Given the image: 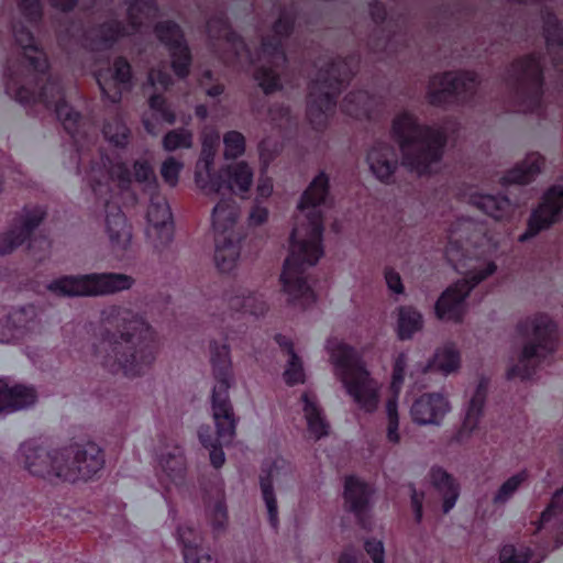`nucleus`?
Segmentation results:
<instances>
[{
    "label": "nucleus",
    "instance_id": "10",
    "mask_svg": "<svg viewBox=\"0 0 563 563\" xmlns=\"http://www.w3.org/2000/svg\"><path fill=\"white\" fill-rule=\"evenodd\" d=\"M504 80L508 85L517 86L523 112H534L542 107L544 76L539 55L527 54L515 59L505 69Z\"/></svg>",
    "mask_w": 563,
    "mask_h": 563
},
{
    "label": "nucleus",
    "instance_id": "22",
    "mask_svg": "<svg viewBox=\"0 0 563 563\" xmlns=\"http://www.w3.org/2000/svg\"><path fill=\"white\" fill-rule=\"evenodd\" d=\"M242 234L213 238V264L221 275H233L242 261Z\"/></svg>",
    "mask_w": 563,
    "mask_h": 563
},
{
    "label": "nucleus",
    "instance_id": "32",
    "mask_svg": "<svg viewBox=\"0 0 563 563\" xmlns=\"http://www.w3.org/2000/svg\"><path fill=\"white\" fill-rule=\"evenodd\" d=\"M462 364L461 353L453 344H445L435 350L432 357L422 366L421 372H437L443 376L456 374Z\"/></svg>",
    "mask_w": 563,
    "mask_h": 563
},
{
    "label": "nucleus",
    "instance_id": "26",
    "mask_svg": "<svg viewBox=\"0 0 563 563\" xmlns=\"http://www.w3.org/2000/svg\"><path fill=\"white\" fill-rule=\"evenodd\" d=\"M44 218L45 211L42 208L25 210L21 225L0 235V254H9L22 245Z\"/></svg>",
    "mask_w": 563,
    "mask_h": 563
},
{
    "label": "nucleus",
    "instance_id": "64",
    "mask_svg": "<svg viewBox=\"0 0 563 563\" xmlns=\"http://www.w3.org/2000/svg\"><path fill=\"white\" fill-rule=\"evenodd\" d=\"M21 13L30 22H36L42 16V9L38 0H16Z\"/></svg>",
    "mask_w": 563,
    "mask_h": 563
},
{
    "label": "nucleus",
    "instance_id": "27",
    "mask_svg": "<svg viewBox=\"0 0 563 563\" xmlns=\"http://www.w3.org/2000/svg\"><path fill=\"white\" fill-rule=\"evenodd\" d=\"M292 16L289 13H283L275 22L273 31L274 37H264L258 48V59H267L275 65H285L287 62L285 52L282 47V38L287 36L292 29Z\"/></svg>",
    "mask_w": 563,
    "mask_h": 563
},
{
    "label": "nucleus",
    "instance_id": "7",
    "mask_svg": "<svg viewBox=\"0 0 563 563\" xmlns=\"http://www.w3.org/2000/svg\"><path fill=\"white\" fill-rule=\"evenodd\" d=\"M327 350L335 376L356 408L364 413H375L382 402L383 384L372 376L354 347L338 339H330Z\"/></svg>",
    "mask_w": 563,
    "mask_h": 563
},
{
    "label": "nucleus",
    "instance_id": "54",
    "mask_svg": "<svg viewBox=\"0 0 563 563\" xmlns=\"http://www.w3.org/2000/svg\"><path fill=\"white\" fill-rule=\"evenodd\" d=\"M220 136L213 129H206L201 134V151L197 161L214 162Z\"/></svg>",
    "mask_w": 563,
    "mask_h": 563
},
{
    "label": "nucleus",
    "instance_id": "46",
    "mask_svg": "<svg viewBox=\"0 0 563 563\" xmlns=\"http://www.w3.org/2000/svg\"><path fill=\"white\" fill-rule=\"evenodd\" d=\"M527 481V471H520L511 475L495 492L492 499L493 504L500 506L508 503Z\"/></svg>",
    "mask_w": 563,
    "mask_h": 563
},
{
    "label": "nucleus",
    "instance_id": "25",
    "mask_svg": "<svg viewBox=\"0 0 563 563\" xmlns=\"http://www.w3.org/2000/svg\"><path fill=\"white\" fill-rule=\"evenodd\" d=\"M97 80L103 97L110 102H118L122 92L130 88L131 67L126 60L118 58L113 69L100 73Z\"/></svg>",
    "mask_w": 563,
    "mask_h": 563
},
{
    "label": "nucleus",
    "instance_id": "29",
    "mask_svg": "<svg viewBox=\"0 0 563 563\" xmlns=\"http://www.w3.org/2000/svg\"><path fill=\"white\" fill-rule=\"evenodd\" d=\"M239 216V207L234 200H220L212 210L213 238L241 234L238 228Z\"/></svg>",
    "mask_w": 563,
    "mask_h": 563
},
{
    "label": "nucleus",
    "instance_id": "18",
    "mask_svg": "<svg viewBox=\"0 0 563 563\" xmlns=\"http://www.w3.org/2000/svg\"><path fill=\"white\" fill-rule=\"evenodd\" d=\"M452 405L446 395L439 391L423 393L411 404L409 415L417 426H440L451 412Z\"/></svg>",
    "mask_w": 563,
    "mask_h": 563
},
{
    "label": "nucleus",
    "instance_id": "61",
    "mask_svg": "<svg viewBox=\"0 0 563 563\" xmlns=\"http://www.w3.org/2000/svg\"><path fill=\"white\" fill-rule=\"evenodd\" d=\"M56 114L62 121L64 128L70 134H75L77 132V128L81 121V117L78 112L74 111L68 104L63 102L56 106Z\"/></svg>",
    "mask_w": 563,
    "mask_h": 563
},
{
    "label": "nucleus",
    "instance_id": "14",
    "mask_svg": "<svg viewBox=\"0 0 563 563\" xmlns=\"http://www.w3.org/2000/svg\"><path fill=\"white\" fill-rule=\"evenodd\" d=\"M128 5L129 25L121 27L118 22L111 21L103 24L97 36L96 48L108 46L122 36L130 35L146 22L154 19L157 8L151 0H122Z\"/></svg>",
    "mask_w": 563,
    "mask_h": 563
},
{
    "label": "nucleus",
    "instance_id": "49",
    "mask_svg": "<svg viewBox=\"0 0 563 563\" xmlns=\"http://www.w3.org/2000/svg\"><path fill=\"white\" fill-rule=\"evenodd\" d=\"M223 153L225 161L236 159L245 154L246 140L245 136L235 130L228 131L223 134Z\"/></svg>",
    "mask_w": 563,
    "mask_h": 563
},
{
    "label": "nucleus",
    "instance_id": "55",
    "mask_svg": "<svg viewBox=\"0 0 563 563\" xmlns=\"http://www.w3.org/2000/svg\"><path fill=\"white\" fill-rule=\"evenodd\" d=\"M407 369V355L405 353H399L393 363V374L390 380V396L397 397L399 400V393L405 382Z\"/></svg>",
    "mask_w": 563,
    "mask_h": 563
},
{
    "label": "nucleus",
    "instance_id": "19",
    "mask_svg": "<svg viewBox=\"0 0 563 563\" xmlns=\"http://www.w3.org/2000/svg\"><path fill=\"white\" fill-rule=\"evenodd\" d=\"M292 470L290 464L283 460H276L261 476V490L266 506L268 520L273 527L278 525V506L274 486L282 489L291 481Z\"/></svg>",
    "mask_w": 563,
    "mask_h": 563
},
{
    "label": "nucleus",
    "instance_id": "23",
    "mask_svg": "<svg viewBox=\"0 0 563 563\" xmlns=\"http://www.w3.org/2000/svg\"><path fill=\"white\" fill-rule=\"evenodd\" d=\"M104 232L114 254L122 255L130 250L133 240L132 227L120 209L108 210L104 220Z\"/></svg>",
    "mask_w": 563,
    "mask_h": 563
},
{
    "label": "nucleus",
    "instance_id": "39",
    "mask_svg": "<svg viewBox=\"0 0 563 563\" xmlns=\"http://www.w3.org/2000/svg\"><path fill=\"white\" fill-rule=\"evenodd\" d=\"M544 37L552 62L555 65L563 63V29L556 16L552 14L544 16Z\"/></svg>",
    "mask_w": 563,
    "mask_h": 563
},
{
    "label": "nucleus",
    "instance_id": "9",
    "mask_svg": "<svg viewBox=\"0 0 563 563\" xmlns=\"http://www.w3.org/2000/svg\"><path fill=\"white\" fill-rule=\"evenodd\" d=\"M133 276L124 273H90L62 276L47 285V290L62 297H104L130 290Z\"/></svg>",
    "mask_w": 563,
    "mask_h": 563
},
{
    "label": "nucleus",
    "instance_id": "53",
    "mask_svg": "<svg viewBox=\"0 0 563 563\" xmlns=\"http://www.w3.org/2000/svg\"><path fill=\"white\" fill-rule=\"evenodd\" d=\"M563 511V487L558 489L553 495L545 507V509L540 514V517L537 521L533 522L536 526V532L540 531L545 523L550 522L558 515Z\"/></svg>",
    "mask_w": 563,
    "mask_h": 563
},
{
    "label": "nucleus",
    "instance_id": "41",
    "mask_svg": "<svg viewBox=\"0 0 563 563\" xmlns=\"http://www.w3.org/2000/svg\"><path fill=\"white\" fill-rule=\"evenodd\" d=\"M13 34L16 43L22 47L25 57L34 69L44 71L47 67L46 58L44 54L38 51L32 33L23 26L19 27L14 25Z\"/></svg>",
    "mask_w": 563,
    "mask_h": 563
},
{
    "label": "nucleus",
    "instance_id": "28",
    "mask_svg": "<svg viewBox=\"0 0 563 563\" xmlns=\"http://www.w3.org/2000/svg\"><path fill=\"white\" fill-rule=\"evenodd\" d=\"M486 396L487 387L484 383H479L467 404L463 423L454 437L455 441L461 443L468 440L477 429L478 422L483 416Z\"/></svg>",
    "mask_w": 563,
    "mask_h": 563
},
{
    "label": "nucleus",
    "instance_id": "4",
    "mask_svg": "<svg viewBox=\"0 0 563 563\" xmlns=\"http://www.w3.org/2000/svg\"><path fill=\"white\" fill-rule=\"evenodd\" d=\"M389 134L398 145L400 164L410 174L429 177L438 173L448 143L443 128L424 123L412 110L400 109L390 120Z\"/></svg>",
    "mask_w": 563,
    "mask_h": 563
},
{
    "label": "nucleus",
    "instance_id": "40",
    "mask_svg": "<svg viewBox=\"0 0 563 563\" xmlns=\"http://www.w3.org/2000/svg\"><path fill=\"white\" fill-rule=\"evenodd\" d=\"M35 389L26 385H12L5 380V412L26 409L36 402Z\"/></svg>",
    "mask_w": 563,
    "mask_h": 563
},
{
    "label": "nucleus",
    "instance_id": "60",
    "mask_svg": "<svg viewBox=\"0 0 563 563\" xmlns=\"http://www.w3.org/2000/svg\"><path fill=\"white\" fill-rule=\"evenodd\" d=\"M103 134L110 143L123 146L128 141L129 131L120 119H114L104 125Z\"/></svg>",
    "mask_w": 563,
    "mask_h": 563
},
{
    "label": "nucleus",
    "instance_id": "42",
    "mask_svg": "<svg viewBox=\"0 0 563 563\" xmlns=\"http://www.w3.org/2000/svg\"><path fill=\"white\" fill-rule=\"evenodd\" d=\"M369 495L371 489L364 482L356 477L346 478L344 499L350 510L361 512L367 505Z\"/></svg>",
    "mask_w": 563,
    "mask_h": 563
},
{
    "label": "nucleus",
    "instance_id": "5",
    "mask_svg": "<svg viewBox=\"0 0 563 563\" xmlns=\"http://www.w3.org/2000/svg\"><path fill=\"white\" fill-rule=\"evenodd\" d=\"M523 338L521 347L508 357L505 377L510 382H528L536 375L541 363L552 357L559 349V325L548 313H533L517 324Z\"/></svg>",
    "mask_w": 563,
    "mask_h": 563
},
{
    "label": "nucleus",
    "instance_id": "24",
    "mask_svg": "<svg viewBox=\"0 0 563 563\" xmlns=\"http://www.w3.org/2000/svg\"><path fill=\"white\" fill-rule=\"evenodd\" d=\"M547 159L539 152H529L526 156L506 170L500 178L504 186L529 185L533 183L545 169Z\"/></svg>",
    "mask_w": 563,
    "mask_h": 563
},
{
    "label": "nucleus",
    "instance_id": "48",
    "mask_svg": "<svg viewBox=\"0 0 563 563\" xmlns=\"http://www.w3.org/2000/svg\"><path fill=\"white\" fill-rule=\"evenodd\" d=\"M386 418V439L389 443L396 445L400 442L399 432V411L398 400L395 396H389L384 406Z\"/></svg>",
    "mask_w": 563,
    "mask_h": 563
},
{
    "label": "nucleus",
    "instance_id": "35",
    "mask_svg": "<svg viewBox=\"0 0 563 563\" xmlns=\"http://www.w3.org/2000/svg\"><path fill=\"white\" fill-rule=\"evenodd\" d=\"M430 482L442 498V509L448 514L456 504L460 497V485L455 478L442 468H432Z\"/></svg>",
    "mask_w": 563,
    "mask_h": 563
},
{
    "label": "nucleus",
    "instance_id": "56",
    "mask_svg": "<svg viewBox=\"0 0 563 563\" xmlns=\"http://www.w3.org/2000/svg\"><path fill=\"white\" fill-rule=\"evenodd\" d=\"M162 468L169 476L181 475L185 470V460L179 449H174L173 452L163 454L159 459Z\"/></svg>",
    "mask_w": 563,
    "mask_h": 563
},
{
    "label": "nucleus",
    "instance_id": "57",
    "mask_svg": "<svg viewBox=\"0 0 563 563\" xmlns=\"http://www.w3.org/2000/svg\"><path fill=\"white\" fill-rule=\"evenodd\" d=\"M22 78L18 75H8L5 80V90L9 96L20 103L29 104L35 101V96L30 93L24 86L20 87Z\"/></svg>",
    "mask_w": 563,
    "mask_h": 563
},
{
    "label": "nucleus",
    "instance_id": "37",
    "mask_svg": "<svg viewBox=\"0 0 563 563\" xmlns=\"http://www.w3.org/2000/svg\"><path fill=\"white\" fill-rule=\"evenodd\" d=\"M228 308L234 312H249L251 314H263L266 305L257 296L245 289H231L224 297Z\"/></svg>",
    "mask_w": 563,
    "mask_h": 563
},
{
    "label": "nucleus",
    "instance_id": "36",
    "mask_svg": "<svg viewBox=\"0 0 563 563\" xmlns=\"http://www.w3.org/2000/svg\"><path fill=\"white\" fill-rule=\"evenodd\" d=\"M377 107V100L365 90H355L349 92L342 100V111L356 119H368Z\"/></svg>",
    "mask_w": 563,
    "mask_h": 563
},
{
    "label": "nucleus",
    "instance_id": "17",
    "mask_svg": "<svg viewBox=\"0 0 563 563\" xmlns=\"http://www.w3.org/2000/svg\"><path fill=\"white\" fill-rule=\"evenodd\" d=\"M155 33L169 49L175 75L179 78L187 77L190 71L191 54L180 27L172 21H165L156 25Z\"/></svg>",
    "mask_w": 563,
    "mask_h": 563
},
{
    "label": "nucleus",
    "instance_id": "44",
    "mask_svg": "<svg viewBox=\"0 0 563 563\" xmlns=\"http://www.w3.org/2000/svg\"><path fill=\"white\" fill-rule=\"evenodd\" d=\"M179 539L184 544V559L186 563H217L210 554H199L200 550L197 544L198 538L195 536L192 528H180Z\"/></svg>",
    "mask_w": 563,
    "mask_h": 563
},
{
    "label": "nucleus",
    "instance_id": "2",
    "mask_svg": "<svg viewBox=\"0 0 563 563\" xmlns=\"http://www.w3.org/2000/svg\"><path fill=\"white\" fill-rule=\"evenodd\" d=\"M330 196V176L320 170L309 183L298 202V213L290 236L289 254L280 275L287 301L306 308L314 301V294L303 276L307 268L316 265L323 255L322 206Z\"/></svg>",
    "mask_w": 563,
    "mask_h": 563
},
{
    "label": "nucleus",
    "instance_id": "58",
    "mask_svg": "<svg viewBox=\"0 0 563 563\" xmlns=\"http://www.w3.org/2000/svg\"><path fill=\"white\" fill-rule=\"evenodd\" d=\"M183 168L184 163L180 159H177L174 156L167 157L161 166V176L165 184L169 187H176Z\"/></svg>",
    "mask_w": 563,
    "mask_h": 563
},
{
    "label": "nucleus",
    "instance_id": "51",
    "mask_svg": "<svg viewBox=\"0 0 563 563\" xmlns=\"http://www.w3.org/2000/svg\"><path fill=\"white\" fill-rule=\"evenodd\" d=\"M208 522L214 538L220 537L227 530L229 523L227 506L222 500H217L207 510Z\"/></svg>",
    "mask_w": 563,
    "mask_h": 563
},
{
    "label": "nucleus",
    "instance_id": "16",
    "mask_svg": "<svg viewBox=\"0 0 563 563\" xmlns=\"http://www.w3.org/2000/svg\"><path fill=\"white\" fill-rule=\"evenodd\" d=\"M562 213L563 187L555 185L543 194L540 205L530 214L527 229L519 236V241L526 242L542 231L549 230L561 220Z\"/></svg>",
    "mask_w": 563,
    "mask_h": 563
},
{
    "label": "nucleus",
    "instance_id": "6",
    "mask_svg": "<svg viewBox=\"0 0 563 563\" xmlns=\"http://www.w3.org/2000/svg\"><path fill=\"white\" fill-rule=\"evenodd\" d=\"M212 373L216 384L212 388L211 409L217 428L216 434L210 427H201L199 439L210 450L211 464L219 468L224 464L225 456L221 449L235 434V418L229 397L233 377L231 372L230 351L225 345H216L211 352Z\"/></svg>",
    "mask_w": 563,
    "mask_h": 563
},
{
    "label": "nucleus",
    "instance_id": "21",
    "mask_svg": "<svg viewBox=\"0 0 563 563\" xmlns=\"http://www.w3.org/2000/svg\"><path fill=\"white\" fill-rule=\"evenodd\" d=\"M467 202L483 214L497 222L510 221L515 214V203L505 195L474 190L468 194Z\"/></svg>",
    "mask_w": 563,
    "mask_h": 563
},
{
    "label": "nucleus",
    "instance_id": "47",
    "mask_svg": "<svg viewBox=\"0 0 563 563\" xmlns=\"http://www.w3.org/2000/svg\"><path fill=\"white\" fill-rule=\"evenodd\" d=\"M8 313L18 336L24 331L32 330L38 323V312L33 305L10 310Z\"/></svg>",
    "mask_w": 563,
    "mask_h": 563
},
{
    "label": "nucleus",
    "instance_id": "15",
    "mask_svg": "<svg viewBox=\"0 0 563 563\" xmlns=\"http://www.w3.org/2000/svg\"><path fill=\"white\" fill-rule=\"evenodd\" d=\"M170 76L161 68H152L148 73L144 90L148 93L150 111L143 115V124L147 133L156 135L158 133L157 122L164 121L174 124L176 115L167 106L165 98L159 95L148 92V88L154 90H166L172 85Z\"/></svg>",
    "mask_w": 563,
    "mask_h": 563
},
{
    "label": "nucleus",
    "instance_id": "13",
    "mask_svg": "<svg viewBox=\"0 0 563 563\" xmlns=\"http://www.w3.org/2000/svg\"><path fill=\"white\" fill-rule=\"evenodd\" d=\"M64 448L48 449L27 441L20 445L19 461L31 475L63 481Z\"/></svg>",
    "mask_w": 563,
    "mask_h": 563
},
{
    "label": "nucleus",
    "instance_id": "52",
    "mask_svg": "<svg viewBox=\"0 0 563 563\" xmlns=\"http://www.w3.org/2000/svg\"><path fill=\"white\" fill-rule=\"evenodd\" d=\"M280 345L285 349L288 355L287 368L285 369L284 377L287 384L295 385L303 383L305 373L300 358L295 354L292 344L288 341L282 342Z\"/></svg>",
    "mask_w": 563,
    "mask_h": 563
},
{
    "label": "nucleus",
    "instance_id": "20",
    "mask_svg": "<svg viewBox=\"0 0 563 563\" xmlns=\"http://www.w3.org/2000/svg\"><path fill=\"white\" fill-rule=\"evenodd\" d=\"M366 162L373 176L389 184L399 166V157L394 145L387 142L373 144L366 155Z\"/></svg>",
    "mask_w": 563,
    "mask_h": 563
},
{
    "label": "nucleus",
    "instance_id": "43",
    "mask_svg": "<svg viewBox=\"0 0 563 563\" xmlns=\"http://www.w3.org/2000/svg\"><path fill=\"white\" fill-rule=\"evenodd\" d=\"M422 327L423 318L417 309L412 307H400L398 309L397 332L401 340L411 339Z\"/></svg>",
    "mask_w": 563,
    "mask_h": 563
},
{
    "label": "nucleus",
    "instance_id": "12",
    "mask_svg": "<svg viewBox=\"0 0 563 563\" xmlns=\"http://www.w3.org/2000/svg\"><path fill=\"white\" fill-rule=\"evenodd\" d=\"M63 455V482H87L93 478L104 466L103 451L92 441L64 446Z\"/></svg>",
    "mask_w": 563,
    "mask_h": 563
},
{
    "label": "nucleus",
    "instance_id": "31",
    "mask_svg": "<svg viewBox=\"0 0 563 563\" xmlns=\"http://www.w3.org/2000/svg\"><path fill=\"white\" fill-rule=\"evenodd\" d=\"M194 181L197 189L205 196L214 198L224 188L222 168L214 169L212 161H197L194 172Z\"/></svg>",
    "mask_w": 563,
    "mask_h": 563
},
{
    "label": "nucleus",
    "instance_id": "33",
    "mask_svg": "<svg viewBox=\"0 0 563 563\" xmlns=\"http://www.w3.org/2000/svg\"><path fill=\"white\" fill-rule=\"evenodd\" d=\"M451 71L437 73L429 77L426 85V101L437 108L446 107L453 99Z\"/></svg>",
    "mask_w": 563,
    "mask_h": 563
},
{
    "label": "nucleus",
    "instance_id": "1",
    "mask_svg": "<svg viewBox=\"0 0 563 563\" xmlns=\"http://www.w3.org/2000/svg\"><path fill=\"white\" fill-rule=\"evenodd\" d=\"M497 247L498 241L494 234L479 222L461 218L450 224L445 256L462 278L438 298L434 311L440 320L454 323L463 321L471 291L497 272V264L489 258Z\"/></svg>",
    "mask_w": 563,
    "mask_h": 563
},
{
    "label": "nucleus",
    "instance_id": "63",
    "mask_svg": "<svg viewBox=\"0 0 563 563\" xmlns=\"http://www.w3.org/2000/svg\"><path fill=\"white\" fill-rule=\"evenodd\" d=\"M60 97L62 91L59 86L55 81L49 80L45 82V85L41 88V92L38 93V99L47 106L52 103L57 106L60 103Z\"/></svg>",
    "mask_w": 563,
    "mask_h": 563
},
{
    "label": "nucleus",
    "instance_id": "34",
    "mask_svg": "<svg viewBox=\"0 0 563 563\" xmlns=\"http://www.w3.org/2000/svg\"><path fill=\"white\" fill-rule=\"evenodd\" d=\"M303 418L311 438L319 440L329 433V423L314 395L305 393L301 396Z\"/></svg>",
    "mask_w": 563,
    "mask_h": 563
},
{
    "label": "nucleus",
    "instance_id": "62",
    "mask_svg": "<svg viewBox=\"0 0 563 563\" xmlns=\"http://www.w3.org/2000/svg\"><path fill=\"white\" fill-rule=\"evenodd\" d=\"M8 310L0 309V343H9L18 338L15 328L11 323Z\"/></svg>",
    "mask_w": 563,
    "mask_h": 563
},
{
    "label": "nucleus",
    "instance_id": "50",
    "mask_svg": "<svg viewBox=\"0 0 563 563\" xmlns=\"http://www.w3.org/2000/svg\"><path fill=\"white\" fill-rule=\"evenodd\" d=\"M163 148L167 152L189 150L194 145V134L185 128L174 129L163 137Z\"/></svg>",
    "mask_w": 563,
    "mask_h": 563
},
{
    "label": "nucleus",
    "instance_id": "3",
    "mask_svg": "<svg viewBox=\"0 0 563 563\" xmlns=\"http://www.w3.org/2000/svg\"><path fill=\"white\" fill-rule=\"evenodd\" d=\"M102 319L117 321L118 335L110 331L101 333L95 347L101 366L126 377L147 373L159 350V338L153 325L143 316L119 306L106 309Z\"/></svg>",
    "mask_w": 563,
    "mask_h": 563
},
{
    "label": "nucleus",
    "instance_id": "11",
    "mask_svg": "<svg viewBox=\"0 0 563 563\" xmlns=\"http://www.w3.org/2000/svg\"><path fill=\"white\" fill-rule=\"evenodd\" d=\"M216 29H219L223 38L225 40L227 48L232 51L239 63L253 64L256 60L263 63L254 73V80L265 95H272L283 89V82L276 68L282 65H275L267 59H258V52L254 58L250 49L235 33L222 20H214L208 23V32L214 36Z\"/></svg>",
    "mask_w": 563,
    "mask_h": 563
},
{
    "label": "nucleus",
    "instance_id": "30",
    "mask_svg": "<svg viewBox=\"0 0 563 563\" xmlns=\"http://www.w3.org/2000/svg\"><path fill=\"white\" fill-rule=\"evenodd\" d=\"M224 188L239 196L247 194L254 181V170L246 161H236L222 166Z\"/></svg>",
    "mask_w": 563,
    "mask_h": 563
},
{
    "label": "nucleus",
    "instance_id": "59",
    "mask_svg": "<svg viewBox=\"0 0 563 563\" xmlns=\"http://www.w3.org/2000/svg\"><path fill=\"white\" fill-rule=\"evenodd\" d=\"M531 558V550L525 545H505L499 554L500 563H528Z\"/></svg>",
    "mask_w": 563,
    "mask_h": 563
},
{
    "label": "nucleus",
    "instance_id": "8",
    "mask_svg": "<svg viewBox=\"0 0 563 563\" xmlns=\"http://www.w3.org/2000/svg\"><path fill=\"white\" fill-rule=\"evenodd\" d=\"M347 74L343 59L328 62L318 69L309 87L307 102V118L314 129H323L328 124Z\"/></svg>",
    "mask_w": 563,
    "mask_h": 563
},
{
    "label": "nucleus",
    "instance_id": "45",
    "mask_svg": "<svg viewBox=\"0 0 563 563\" xmlns=\"http://www.w3.org/2000/svg\"><path fill=\"white\" fill-rule=\"evenodd\" d=\"M148 233L151 230L158 231L165 229L170 222L172 213L167 201L162 197L152 198L147 208Z\"/></svg>",
    "mask_w": 563,
    "mask_h": 563
},
{
    "label": "nucleus",
    "instance_id": "38",
    "mask_svg": "<svg viewBox=\"0 0 563 563\" xmlns=\"http://www.w3.org/2000/svg\"><path fill=\"white\" fill-rule=\"evenodd\" d=\"M451 75L453 99L460 103L471 101L481 86L479 75L473 70L451 71Z\"/></svg>",
    "mask_w": 563,
    "mask_h": 563
}]
</instances>
